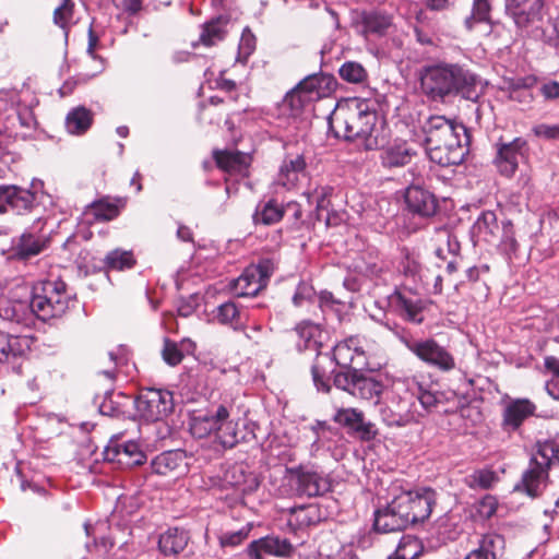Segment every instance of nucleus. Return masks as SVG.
<instances>
[{"mask_svg":"<svg viewBox=\"0 0 559 559\" xmlns=\"http://www.w3.org/2000/svg\"><path fill=\"white\" fill-rule=\"evenodd\" d=\"M479 78L457 63H440L425 68L420 76L423 93L431 100L442 102L447 96L462 95L476 100Z\"/></svg>","mask_w":559,"mask_h":559,"instance_id":"nucleus-1","label":"nucleus"},{"mask_svg":"<svg viewBox=\"0 0 559 559\" xmlns=\"http://www.w3.org/2000/svg\"><path fill=\"white\" fill-rule=\"evenodd\" d=\"M377 120V112L370 110L366 104L350 102L336 105L328 123L335 138L360 141L366 150H374L378 142L372 133Z\"/></svg>","mask_w":559,"mask_h":559,"instance_id":"nucleus-2","label":"nucleus"},{"mask_svg":"<svg viewBox=\"0 0 559 559\" xmlns=\"http://www.w3.org/2000/svg\"><path fill=\"white\" fill-rule=\"evenodd\" d=\"M555 460H559V447L555 442L537 443L536 452L532 455L528 467L523 472L514 490L531 498L542 496L547 487L549 468Z\"/></svg>","mask_w":559,"mask_h":559,"instance_id":"nucleus-3","label":"nucleus"},{"mask_svg":"<svg viewBox=\"0 0 559 559\" xmlns=\"http://www.w3.org/2000/svg\"><path fill=\"white\" fill-rule=\"evenodd\" d=\"M295 332L298 336L297 347L299 350L310 349L317 352L316 360L311 367L312 380L318 390L329 392L330 378L325 364L330 362V357L322 355L319 350L326 338V332L320 324L309 320L298 323L295 328Z\"/></svg>","mask_w":559,"mask_h":559,"instance_id":"nucleus-4","label":"nucleus"},{"mask_svg":"<svg viewBox=\"0 0 559 559\" xmlns=\"http://www.w3.org/2000/svg\"><path fill=\"white\" fill-rule=\"evenodd\" d=\"M70 297L63 281H44L34 287L31 310L43 321L61 317L69 307Z\"/></svg>","mask_w":559,"mask_h":559,"instance_id":"nucleus-5","label":"nucleus"},{"mask_svg":"<svg viewBox=\"0 0 559 559\" xmlns=\"http://www.w3.org/2000/svg\"><path fill=\"white\" fill-rule=\"evenodd\" d=\"M287 481L297 497L314 498L331 491L332 483L329 475L311 466L299 465L287 468Z\"/></svg>","mask_w":559,"mask_h":559,"instance_id":"nucleus-6","label":"nucleus"},{"mask_svg":"<svg viewBox=\"0 0 559 559\" xmlns=\"http://www.w3.org/2000/svg\"><path fill=\"white\" fill-rule=\"evenodd\" d=\"M333 383L337 389L367 401L379 399L383 390L382 383L366 376L361 368L334 372Z\"/></svg>","mask_w":559,"mask_h":559,"instance_id":"nucleus-7","label":"nucleus"},{"mask_svg":"<svg viewBox=\"0 0 559 559\" xmlns=\"http://www.w3.org/2000/svg\"><path fill=\"white\" fill-rule=\"evenodd\" d=\"M138 415L146 421H158L168 417L175 407L174 395L168 390L148 388L135 399Z\"/></svg>","mask_w":559,"mask_h":559,"instance_id":"nucleus-8","label":"nucleus"},{"mask_svg":"<svg viewBox=\"0 0 559 559\" xmlns=\"http://www.w3.org/2000/svg\"><path fill=\"white\" fill-rule=\"evenodd\" d=\"M394 502L411 524L426 521L436 504V492L430 488L403 490L394 496Z\"/></svg>","mask_w":559,"mask_h":559,"instance_id":"nucleus-9","label":"nucleus"},{"mask_svg":"<svg viewBox=\"0 0 559 559\" xmlns=\"http://www.w3.org/2000/svg\"><path fill=\"white\" fill-rule=\"evenodd\" d=\"M383 423L389 427H405L417 423L423 416L417 411L414 393L405 392L404 395L395 394L380 408Z\"/></svg>","mask_w":559,"mask_h":559,"instance_id":"nucleus-10","label":"nucleus"},{"mask_svg":"<svg viewBox=\"0 0 559 559\" xmlns=\"http://www.w3.org/2000/svg\"><path fill=\"white\" fill-rule=\"evenodd\" d=\"M405 346L425 364L448 372L455 368L452 354L433 338L405 341Z\"/></svg>","mask_w":559,"mask_h":559,"instance_id":"nucleus-11","label":"nucleus"},{"mask_svg":"<svg viewBox=\"0 0 559 559\" xmlns=\"http://www.w3.org/2000/svg\"><path fill=\"white\" fill-rule=\"evenodd\" d=\"M469 141V134L465 132L464 136H454L451 141L427 146V153L430 160L440 166H456L463 163L467 155Z\"/></svg>","mask_w":559,"mask_h":559,"instance_id":"nucleus-12","label":"nucleus"},{"mask_svg":"<svg viewBox=\"0 0 559 559\" xmlns=\"http://www.w3.org/2000/svg\"><path fill=\"white\" fill-rule=\"evenodd\" d=\"M496 146L495 165L498 171L502 176L512 177L519 167V163L527 156V141L523 138H515L509 143H497Z\"/></svg>","mask_w":559,"mask_h":559,"instance_id":"nucleus-13","label":"nucleus"},{"mask_svg":"<svg viewBox=\"0 0 559 559\" xmlns=\"http://www.w3.org/2000/svg\"><path fill=\"white\" fill-rule=\"evenodd\" d=\"M425 142L427 146L439 144L442 141L452 140L454 136H464L466 127L455 119L444 116H430L423 124Z\"/></svg>","mask_w":559,"mask_h":559,"instance_id":"nucleus-14","label":"nucleus"},{"mask_svg":"<svg viewBox=\"0 0 559 559\" xmlns=\"http://www.w3.org/2000/svg\"><path fill=\"white\" fill-rule=\"evenodd\" d=\"M404 198L407 209L421 217H431L438 211L439 204L435 194L419 183L408 186Z\"/></svg>","mask_w":559,"mask_h":559,"instance_id":"nucleus-15","label":"nucleus"},{"mask_svg":"<svg viewBox=\"0 0 559 559\" xmlns=\"http://www.w3.org/2000/svg\"><path fill=\"white\" fill-rule=\"evenodd\" d=\"M293 545L286 538L265 536L253 540L248 546V555L251 559H264V556L288 557L293 552Z\"/></svg>","mask_w":559,"mask_h":559,"instance_id":"nucleus-16","label":"nucleus"},{"mask_svg":"<svg viewBox=\"0 0 559 559\" xmlns=\"http://www.w3.org/2000/svg\"><path fill=\"white\" fill-rule=\"evenodd\" d=\"M409 525V521L402 513L394 502V498L383 509L374 512L373 527L380 533H392L405 530Z\"/></svg>","mask_w":559,"mask_h":559,"instance_id":"nucleus-17","label":"nucleus"},{"mask_svg":"<svg viewBox=\"0 0 559 559\" xmlns=\"http://www.w3.org/2000/svg\"><path fill=\"white\" fill-rule=\"evenodd\" d=\"M506 539L496 532L483 534L477 547L471 550L464 559H501L504 555Z\"/></svg>","mask_w":559,"mask_h":559,"instance_id":"nucleus-18","label":"nucleus"},{"mask_svg":"<svg viewBox=\"0 0 559 559\" xmlns=\"http://www.w3.org/2000/svg\"><path fill=\"white\" fill-rule=\"evenodd\" d=\"M544 0H531L524 7L508 14L512 19L518 31L528 33L532 27H537L543 21Z\"/></svg>","mask_w":559,"mask_h":559,"instance_id":"nucleus-19","label":"nucleus"},{"mask_svg":"<svg viewBox=\"0 0 559 559\" xmlns=\"http://www.w3.org/2000/svg\"><path fill=\"white\" fill-rule=\"evenodd\" d=\"M364 352L359 347L357 337H349L337 343L333 348V360L341 367V370L358 369L362 362H356V359L362 358Z\"/></svg>","mask_w":559,"mask_h":559,"instance_id":"nucleus-20","label":"nucleus"},{"mask_svg":"<svg viewBox=\"0 0 559 559\" xmlns=\"http://www.w3.org/2000/svg\"><path fill=\"white\" fill-rule=\"evenodd\" d=\"M333 83V79L329 75L324 74H311L305 78L301 82L298 83L293 94L289 96V102L292 105L297 100L299 104L304 102L302 96L308 95V98H311L312 94H316L317 97H321L324 95L325 90L330 91L331 85Z\"/></svg>","mask_w":559,"mask_h":559,"instance_id":"nucleus-21","label":"nucleus"},{"mask_svg":"<svg viewBox=\"0 0 559 559\" xmlns=\"http://www.w3.org/2000/svg\"><path fill=\"white\" fill-rule=\"evenodd\" d=\"M535 411V404L527 399L511 401L503 409V428L506 430H516L525 419L534 415Z\"/></svg>","mask_w":559,"mask_h":559,"instance_id":"nucleus-22","label":"nucleus"},{"mask_svg":"<svg viewBox=\"0 0 559 559\" xmlns=\"http://www.w3.org/2000/svg\"><path fill=\"white\" fill-rule=\"evenodd\" d=\"M306 168L307 164L301 155L284 160L278 173V183L287 189L296 187L301 179L306 178Z\"/></svg>","mask_w":559,"mask_h":559,"instance_id":"nucleus-23","label":"nucleus"},{"mask_svg":"<svg viewBox=\"0 0 559 559\" xmlns=\"http://www.w3.org/2000/svg\"><path fill=\"white\" fill-rule=\"evenodd\" d=\"M189 540L190 535L186 530L173 527L160 534L158 548L165 556H177L186 549Z\"/></svg>","mask_w":559,"mask_h":559,"instance_id":"nucleus-24","label":"nucleus"},{"mask_svg":"<svg viewBox=\"0 0 559 559\" xmlns=\"http://www.w3.org/2000/svg\"><path fill=\"white\" fill-rule=\"evenodd\" d=\"M491 5L489 0H473L472 12L464 20V26L468 32L475 29V27L479 24H486L488 26V31L484 34L489 36L493 27L498 24L491 21L490 19Z\"/></svg>","mask_w":559,"mask_h":559,"instance_id":"nucleus-25","label":"nucleus"},{"mask_svg":"<svg viewBox=\"0 0 559 559\" xmlns=\"http://www.w3.org/2000/svg\"><path fill=\"white\" fill-rule=\"evenodd\" d=\"M226 417H229V411L226 406L219 405L214 414L194 417L190 426L191 432L198 438L216 433L215 425Z\"/></svg>","mask_w":559,"mask_h":559,"instance_id":"nucleus-26","label":"nucleus"},{"mask_svg":"<svg viewBox=\"0 0 559 559\" xmlns=\"http://www.w3.org/2000/svg\"><path fill=\"white\" fill-rule=\"evenodd\" d=\"M119 206L109 201L108 198L96 200L88 204L84 211V216L88 224L94 222H107L119 215Z\"/></svg>","mask_w":559,"mask_h":559,"instance_id":"nucleus-27","label":"nucleus"},{"mask_svg":"<svg viewBox=\"0 0 559 559\" xmlns=\"http://www.w3.org/2000/svg\"><path fill=\"white\" fill-rule=\"evenodd\" d=\"M4 201L7 212L11 209L21 214L32 209L35 202V194L17 186H5Z\"/></svg>","mask_w":559,"mask_h":559,"instance_id":"nucleus-28","label":"nucleus"},{"mask_svg":"<svg viewBox=\"0 0 559 559\" xmlns=\"http://www.w3.org/2000/svg\"><path fill=\"white\" fill-rule=\"evenodd\" d=\"M185 457L182 451H166L158 454L152 461L151 466L155 474L167 476L182 468Z\"/></svg>","mask_w":559,"mask_h":559,"instance_id":"nucleus-29","label":"nucleus"},{"mask_svg":"<svg viewBox=\"0 0 559 559\" xmlns=\"http://www.w3.org/2000/svg\"><path fill=\"white\" fill-rule=\"evenodd\" d=\"M213 156L217 166L227 173H241L250 163V156L239 151H215Z\"/></svg>","mask_w":559,"mask_h":559,"instance_id":"nucleus-30","label":"nucleus"},{"mask_svg":"<svg viewBox=\"0 0 559 559\" xmlns=\"http://www.w3.org/2000/svg\"><path fill=\"white\" fill-rule=\"evenodd\" d=\"M392 27L391 17L380 12H368L361 15V32L366 37H381Z\"/></svg>","mask_w":559,"mask_h":559,"instance_id":"nucleus-31","label":"nucleus"},{"mask_svg":"<svg viewBox=\"0 0 559 559\" xmlns=\"http://www.w3.org/2000/svg\"><path fill=\"white\" fill-rule=\"evenodd\" d=\"M111 448L115 452V457L111 460H117L121 464L138 466L145 462L146 456L135 441L116 443Z\"/></svg>","mask_w":559,"mask_h":559,"instance_id":"nucleus-32","label":"nucleus"},{"mask_svg":"<svg viewBox=\"0 0 559 559\" xmlns=\"http://www.w3.org/2000/svg\"><path fill=\"white\" fill-rule=\"evenodd\" d=\"M414 154L406 143H394L382 151L381 163L386 168L405 166Z\"/></svg>","mask_w":559,"mask_h":559,"instance_id":"nucleus-33","label":"nucleus"},{"mask_svg":"<svg viewBox=\"0 0 559 559\" xmlns=\"http://www.w3.org/2000/svg\"><path fill=\"white\" fill-rule=\"evenodd\" d=\"M216 438L224 448H234L245 439L243 429L239 428L238 423L229 420V417L222 419L215 425Z\"/></svg>","mask_w":559,"mask_h":559,"instance_id":"nucleus-34","label":"nucleus"},{"mask_svg":"<svg viewBox=\"0 0 559 559\" xmlns=\"http://www.w3.org/2000/svg\"><path fill=\"white\" fill-rule=\"evenodd\" d=\"M44 249L41 239L33 234L24 233L12 242V251L19 259H28L39 254Z\"/></svg>","mask_w":559,"mask_h":559,"instance_id":"nucleus-35","label":"nucleus"},{"mask_svg":"<svg viewBox=\"0 0 559 559\" xmlns=\"http://www.w3.org/2000/svg\"><path fill=\"white\" fill-rule=\"evenodd\" d=\"M396 306L400 314L405 320L413 323H421L424 321V301L420 298L407 297L406 295L399 293L396 296Z\"/></svg>","mask_w":559,"mask_h":559,"instance_id":"nucleus-36","label":"nucleus"},{"mask_svg":"<svg viewBox=\"0 0 559 559\" xmlns=\"http://www.w3.org/2000/svg\"><path fill=\"white\" fill-rule=\"evenodd\" d=\"M264 288V284L259 280L257 270H249L234 281V289L238 297H249L258 295Z\"/></svg>","mask_w":559,"mask_h":559,"instance_id":"nucleus-37","label":"nucleus"},{"mask_svg":"<svg viewBox=\"0 0 559 559\" xmlns=\"http://www.w3.org/2000/svg\"><path fill=\"white\" fill-rule=\"evenodd\" d=\"M93 114L91 110L83 106H79L66 117V128L71 134H83L92 126Z\"/></svg>","mask_w":559,"mask_h":559,"instance_id":"nucleus-38","label":"nucleus"},{"mask_svg":"<svg viewBox=\"0 0 559 559\" xmlns=\"http://www.w3.org/2000/svg\"><path fill=\"white\" fill-rule=\"evenodd\" d=\"M534 84L535 79L532 76L515 78L509 80L507 90L509 92L510 99L522 104H531L533 100V95L530 92V88Z\"/></svg>","mask_w":559,"mask_h":559,"instance_id":"nucleus-39","label":"nucleus"},{"mask_svg":"<svg viewBox=\"0 0 559 559\" xmlns=\"http://www.w3.org/2000/svg\"><path fill=\"white\" fill-rule=\"evenodd\" d=\"M136 263L133 252L130 250L114 249L104 258V265L108 270L124 271L132 269Z\"/></svg>","mask_w":559,"mask_h":559,"instance_id":"nucleus-40","label":"nucleus"},{"mask_svg":"<svg viewBox=\"0 0 559 559\" xmlns=\"http://www.w3.org/2000/svg\"><path fill=\"white\" fill-rule=\"evenodd\" d=\"M227 21L223 17L212 20L204 24L203 29L200 34V43L206 47H212L218 41H222L226 35Z\"/></svg>","mask_w":559,"mask_h":559,"instance_id":"nucleus-41","label":"nucleus"},{"mask_svg":"<svg viewBox=\"0 0 559 559\" xmlns=\"http://www.w3.org/2000/svg\"><path fill=\"white\" fill-rule=\"evenodd\" d=\"M284 216V207L276 201L270 200L266 203L259 205L253 214L254 224L273 225L282 219Z\"/></svg>","mask_w":559,"mask_h":559,"instance_id":"nucleus-42","label":"nucleus"},{"mask_svg":"<svg viewBox=\"0 0 559 559\" xmlns=\"http://www.w3.org/2000/svg\"><path fill=\"white\" fill-rule=\"evenodd\" d=\"M23 352V345L17 336L0 332V362H9L20 357Z\"/></svg>","mask_w":559,"mask_h":559,"instance_id":"nucleus-43","label":"nucleus"},{"mask_svg":"<svg viewBox=\"0 0 559 559\" xmlns=\"http://www.w3.org/2000/svg\"><path fill=\"white\" fill-rule=\"evenodd\" d=\"M340 76L348 83H364L368 73L366 69L356 61H347L343 63L338 70Z\"/></svg>","mask_w":559,"mask_h":559,"instance_id":"nucleus-44","label":"nucleus"},{"mask_svg":"<svg viewBox=\"0 0 559 559\" xmlns=\"http://www.w3.org/2000/svg\"><path fill=\"white\" fill-rule=\"evenodd\" d=\"M498 476L490 469H477L468 476L467 485L472 489H490L497 481Z\"/></svg>","mask_w":559,"mask_h":559,"instance_id":"nucleus-45","label":"nucleus"},{"mask_svg":"<svg viewBox=\"0 0 559 559\" xmlns=\"http://www.w3.org/2000/svg\"><path fill=\"white\" fill-rule=\"evenodd\" d=\"M251 524L242 525L236 531H224L218 535L219 545L222 547H236L242 544L249 536Z\"/></svg>","mask_w":559,"mask_h":559,"instance_id":"nucleus-46","label":"nucleus"},{"mask_svg":"<svg viewBox=\"0 0 559 559\" xmlns=\"http://www.w3.org/2000/svg\"><path fill=\"white\" fill-rule=\"evenodd\" d=\"M420 543L417 538L413 536H404L396 550L394 556L397 559H416L420 554Z\"/></svg>","mask_w":559,"mask_h":559,"instance_id":"nucleus-47","label":"nucleus"},{"mask_svg":"<svg viewBox=\"0 0 559 559\" xmlns=\"http://www.w3.org/2000/svg\"><path fill=\"white\" fill-rule=\"evenodd\" d=\"M547 370L552 372V378L546 383L547 393L555 400H559V393H556V386L559 384V359L554 356H547L544 359Z\"/></svg>","mask_w":559,"mask_h":559,"instance_id":"nucleus-48","label":"nucleus"},{"mask_svg":"<svg viewBox=\"0 0 559 559\" xmlns=\"http://www.w3.org/2000/svg\"><path fill=\"white\" fill-rule=\"evenodd\" d=\"M74 3L72 0H62L53 11V22L59 27L67 29L73 17Z\"/></svg>","mask_w":559,"mask_h":559,"instance_id":"nucleus-49","label":"nucleus"},{"mask_svg":"<svg viewBox=\"0 0 559 559\" xmlns=\"http://www.w3.org/2000/svg\"><path fill=\"white\" fill-rule=\"evenodd\" d=\"M349 430L354 431L357 437L362 441L373 440L378 435V429L376 425L371 421H365L364 414H360V420L355 421V424L349 428Z\"/></svg>","mask_w":559,"mask_h":559,"instance_id":"nucleus-50","label":"nucleus"},{"mask_svg":"<svg viewBox=\"0 0 559 559\" xmlns=\"http://www.w3.org/2000/svg\"><path fill=\"white\" fill-rule=\"evenodd\" d=\"M163 359L169 366H177L181 362L183 358L182 352L179 349L178 345L175 342L165 338L164 347L162 350Z\"/></svg>","mask_w":559,"mask_h":559,"instance_id":"nucleus-51","label":"nucleus"},{"mask_svg":"<svg viewBox=\"0 0 559 559\" xmlns=\"http://www.w3.org/2000/svg\"><path fill=\"white\" fill-rule=\"evenodd\" d=\"M240 317V311L234 301H227L217 307L216 318L222 323H231Z\"/></svg>","mask_w":559,"mask_h":559,"instance_id":"nucleus-52","label":"nucleus"},{"mask_svg":"<svg viewBox=\"0 0 559 559\" xmlns=\"http://www.w3.org/2000/svg\"><path fill=\"white\" fill-rule=\"evenodd\" d=\"M361 413L362 412L357 411L356 408H342L336 412L334 420L349 429L355 424V421L360 420Z\"/></svg>","mask_w":559,"mask_h":559,"instance_id":"nucleus-53","label":"nucleus"},{"mask_svg":"<svg viewBox=\"0 0 559 559\" xmlns=\"http://www.w3.org/2000/svg\"><path fill=\"white\" fill-rule=\"evenodd\" d=\"M27 306L23 302H17L12 306H0V317L8 321L20 322Z\"/></svg>","mask_w":559,"mask_h":559,"instance_id":"nucleus-54","label":"nucleus"},{"mask_svg":"<svg viewBox=\"0 0 559 559\" xmlns=\"http://www.w3.org/2000/svg\"><path fill=\"white\" fill-rule=\"evenodd\" d=\"M333 189L331 187H320L314 190V195L317 199V219L321 221L322 212L326 211L330 204V195Z\"/></svg>","mask_w":559,"mask_h":559,"instance_id":"nucleus-55","label":"nucleus"},{"mask_svg":"<svg viewBox=\"0 0 559 559\" xmlns=\"http://www.w3.org/2000/svg\"><path fill=\"white\" fill-rule=\"evenodd\" d=\"M533 133L542 139L549 141H559V123L558 124H548V123H539L533 127Z\"/></svg>","mask_w":559,"mask_h":559,"instance_id":"nucleus-56","label":"nucleus"},{"mask_svg":"<svg viewBox=\"0 0 559 559\" xmlns=\"http://www.w3.org/2000/svg\"><path fill=\"white\" fill-rule=\"evenodd\" d=\"M476 227L480 233L488 231L490 234H493L495 229L498 228L496 214L491 211L484 212L478 217L476 222Z\"/></svg>","mask_w":559,"mask_h":559,"instance_id":"nucleus-57","label":"nucleus"},{"mask_svg":"<svg viewBox=\"0 0 559 559\" xmlns=\"http://www.w3.org/2000/svg\"><path fill=\"white\" fill-rule=\"evenodd\" d=\"M314 296L313 288L307 283H300L293 296V302L295 306L300 307L305 301H310Z\"/></svg>","mask_w":559,"mask_h":559,"instance_id":"nucleus-58","label":"nucleus"},{"mask_svg":"<svg viewBox=\"0 0 559 559\" xmlns=\"http://www.w3.org/2000/svg\"><path fill=\"white\" fill-rule=\"evenodd\" d=\"M249 270H257V273L259 275V280L264 284V288L267 285V282L270 280V276L272 275L274 271V266L271 260H262L257 265H252L248 267Z\"/></svg>","mask_w":559,"mask_h":559,"instance_id":"nucleus-59","label":"nucleus"},{"mask_svg":"<svg viewBox=\"0 0 559 559\" xmlns=\"http://www.w3.org/2000/svg\"><path fill=\"white\" fill-rule=\"evenodd\" d=\"M440 238L445 239L448 251L453 255H457L461 249L460 242L448 229L441 228L438 230Z\"/></svg>","mask_w":559,"mask_h":559,"instance_id":"nucleus-60","label":"nucleus"},{"mask_svg":"<svg viewBox=\"0 0 559 559\" xmlns=\"http://www.w3.org/2000/svg\"><path fill=\"white\" fill-rule=\"evenodd\" d=\"M540 94L547 100H555L559 98V82L549 81L544 83L539 88Z\"/></svg>","mask_w":559,"mask_h":559,"instance_id":"nucleus-61","label":"nucleus"},{"mask_svg":"<svg viewBox=\"0 0 559 559\" xmlns=\"http://www.w3.org/2000/svg\"><path fill=\"white\" fill-rule=\"evenodd\" d=\"M416 397V403L419 402V404L421 405V407L425 409V411H430L432 407L436 406L437 404V397L433 393L429 392V391H421V389L419 388V395H415Z\"/></svg>","mask_w":559,"mask_h":559,"instance_id":"nucleus-62","label":"nucleus"},{"mask_svg":"<svg viewBox=\"0 0 559 559\" xmlns=\"http://www.w3.org/2000/svg\"><path fill=\"white\" fill-rule=\"evenodd\" d=\"M254 47H255V38L249 29H246L242 33L239 49L246 56H249L254 50Z\"/></svg>","mask_w":559,"mask_h":559,"instance_id":"nucleus-63","label":"nucleus"},{"mask_svg":"<svg viewBox=\"0 0 559 559\" xmlns=\"http://www.w3.org/2000/svg\"><path fill=\"white\" fill-rule=\"evenodd\" d=\"M497 511V501L493 497L487 496L480 501V513L490 518Z\"/></svg>","mask_w":559,"mask_h":559,"instance_id":"nucleus-64","label":"nucleus"}]
</instances>
